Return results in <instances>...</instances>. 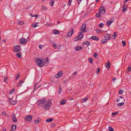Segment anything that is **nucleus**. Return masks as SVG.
I'll use <instances>...</instances> for the list:
<instances>
[{"mask_svg":"<svg viewBox=\"0 0 131 131\" xmlns=\"http://www.w3.org/2000/svg\"><path fill=\"white\" fill-rule=\"evenodd\" d=\"M52 102L51 100H48L47 101L46 103L43 106V108L45 109L48 110L51 107Z\"/></svg>","mask_w":131,"mask_h":131,"instance_id":"f257e3e1","label":"nucleus"},{"mask_svg":"<svg viewBox=\"0 0 131 131\" xmlns=\"http://www.w3.org/2000/svg\"><path fill=\"white\" fill-rule=\"evenodd\" d=\"M36 62L37 65L40 67H42L44 65L45 62H43L42 59L41 60L39 58H37Z\"/></svg>","mask_w":131,"mask_h":131,"instance_id":"f03ea898","label":"nucleus"},{"mask_svg":"<svg viewBox=\"0 0 131 131\" xmlns=\"http://www.w3.org/2000/svg\"><path fill=\"white\" fill-rule=\"evenodd\" d=\"M46 101V98H43L38 100L37 102V105L40 107L42 106L45 102Z\"/></svg>","mask_w":131,"mask_h":131,"instance_id":"7ed1b4c3","label":"nucleus"},{"mask_svg":"<svg viewBox=\"0 0 131 131\" xmlns=\"http://www.w3.org/2000/svg\"><path fill=\"white\" fill-rule=\"evenodd\" d=\"M14 49L13 50V51L15 52L19 51L21 50V46H20L19 45H17L14 46Z\"/></svg>","mask_w":131,"mask_h":131,"instance_id":"20e7f679","label":"nucleus"},{"mask_svg":"<svg viewBox=\"0 0 131 131\" xmlns=\"http://www.w3.org/2000/svg\"><path fill=\"white\" fill-rule=\"evenodd\" d=\"M27 42V40L24 38H22L20 39V43L22 45L25 44Z\"/></svg>","mask_w":131,"mask_h":131,"instance_id":"39448f33","label":"nucleus"},{"mask_svg":"<svg viewBox=\"0 0 131 131\" xmlns=\"http://www.w3.org/2000/svg\"><path fill=\"white\" fill-rule=\"evenodd\" d=\"M99 13L103 15L105 13V8L103 7H100L99 9Z\"/></svg>","mask_w":131,"mask_h":131,"instance_id":"423d86ee","label":"nucleus"},{"mask_svg":"<svg viewBox=\"0 0 131 131\" xmlns=\"http://www.w3.org/2000/svg\"><path fill=\"white\" fill-rule=\"evenodd\" d=\"M32 119V116L29 115H28L25 118V119L28 122H30Z\"/></svg>","mask_w":131,"mask_h":131,"instance_id":"0eeeda50","label":"nucleus"},{"mask_svg":"<svg viewBox=\"0 0 131 131\" xmlns=\"http://www.w3.org/2000/svg\"><path fill=\"white\" fill-rule=\"evenodd\" d=\"M71 31L69 32L67 35V36L69 37H71L72 35L73 34L74 32V30L73 28H72L71 29Z\"/></svg>","mask_w":131,"mask_h":131,"instance_id":"6e6552de","label":"nucleus"},{"mask_svg":"<svg viewBox=\"0 0 131 131\" xmlns=\"http://www.w3.org/2000/svg\"><path fill=\"white\" fill-rule=\"evenodd\" d=\"M86 24L85 23L83 24L82 25L81 27L80 28V29L81 28V30L82 31V33L83 32H84V30L86 29Z\"/></svg>","mask_w":131,"mask_h":131,"instance_id":"1a4fd4ad","label":"nucleus"},{"mask_svg":"<svg viewBox=\"0 0 131 131\" xmlns=\"http://www.w3.org/2000/svg\"><path fill=\"white\" fill-rule=\"evenodd\" d=\"M95 31L97 33H102L105 32H106V31H104L103 30H101L99 29H95Z\"/></svg>","mask_w":131,"mask_h":131,"instance_id":"9d476101","label":"nucleus"},{"mask_svg":"<svg viewBox=\"0 0 131 131\" xmlns=\"http://www.w3.org/2000/svg\"><path fill=\"white\" fill-rule=\"evenodd\" d=\"M82 32H79V35L77 37L78 38V40H80L83 37V35L81 33Z\"/></svg>","mask_w":131,"mask_h":131,"instance_id":"9b49d317","label":"nucleus"},{"mask_svg":"<svg viewBox=\"0 0 131 131\" xmlns=\"http://www.w3.org/2000/svg\"><path fill=\"white\" fill-rule=\"evenodd\" d=\"M110 35L108 34H106L104 36V38L106 40H109L111 38L110 37Z\"/></svg>","mask_w":131,"mask_h":131,"instance_id":"f8f14e48","label":"nucleus"},{"mask_svg":"<svg viewBox=\"0 0 131 131\" xmlns=\"http://www.w3.org/2000/svg\"><path fill=\"white\" fill-rule=\"evenodd\" d=\"M90 38L91 39H92L96 41H97L99 40L98 38L96 36H93L91 37Z\"/></svg>","mask_w":131,"mask_h":131,"instance_id":"ddd939ff","label":"nucleus"},{"mask_svg":"<svg viewBox=\"0 0 131 131\" xmlns=\"http://www.w3.org/2000/svg\"><path fill=\"white\" fill-rule=\"evenodd\" d=\"M83 49V48L81 46H77L75 47V49L76 51H79L80 50H82Z\"/></svg>","mask_w":131,"mask_h":131,"instance_id":"4468645a","label":"nucleus"},{"mask_svg":"<svg viewBox=\"0 0 131 131\" xmlns=\"http://www.w3.org/2000/svg\"><path fill=\"white\" fill-rule=\"evenodd\" d=\"M105 65L106 66V67L107 69L109 68H110L111 66L110 63L109 61H108L107 63H105Z\"/></svg>","mask_w":131,"mask_h":131,"instance_id":"2eb2a0df","label":"nucleus"},{"mask_svg":"<svg viewBox=\"0 0 131 131\" xmlns=\"http://www.w3.org/2000/svg\"><path fill=\"white\" fill-rule=\"evenodd\" d=\"M82 44L83 45H87L88 46L87 47H88V46L90 45V43L88 41H86L84 42Z\"/></svg>","mask_w":131,"mask_h":131,"instance_id":"dca6fc26","label":"nucleus"},{"mask_svg":"<svg viewBox=\"0 0 131 131\" xmlns=\"http://www.w3.org/2000/svg\"><path fill=\"white\" fill-rule=\"evenodd\" d=\"M21 52H17L16 54V56L18 57L19 58H20L21 56Z\"/></svg>","mask_w":131,"mask_h":131,"instance_id":"f3484780","label":"nucleus"},{"mask_svg":"<svg viewBox=\"0 0 131 131\" xmlns=\"http://www.w3.org/2000/svg\"><path fill=\"white\" fill-rule=\"evenodd\" d=\"M12 116L13 117V121L14 122H15L17 121V119L16 118L15 115L14 114H13L12 115Z\"/></svg>","mask_w":131,"mask_h":131,"instance_id":"a211bd4d","label":"nucleus"},{"mask_svg":"<svg viewBox=\"0 0 131 131\" xmlns=\"http://www.w3.org/2000/svg\"><path fill=\"white\" fill-rule=\"evenodd\" d=\"M88 97L87 96L86 97L84 98L81 101V102L82 103L83 102H85L88 100Z\"/></svg>","mask_w":131,"mask_h":131,"instance_id":"6ab92c4d","label":"nucleus"},{"mask_svg":"<svg viewBox=\"0 0 131 131\" xmlns=\"http://www.w3.org/2000/svg\"><path fill=\"white\" fill-rule=\"evenodd\" d=\"M9 99L11 101L12 100V99H10V98H9ZM9 102L11 103V104L12 105H15L17 103V101L16 100H15L14 101H9Z\"/></svg>","mask_w":131,"mask_h":131,"instance_id":"aec40b11","label":"nucleus"},{"mask_svg":"<svg viewBox=\"0 0 131 131\" xmlns=\"http://www.w3.org/2000/svg\"><path fill=\"white\" fill-rule=\"evenodd\" d=\"M66 101L64 99H63L61 102H60V104L63 105L65 104L66 103Z\"/></svg>","mask_w":131,"mask_h":131,"instance_id":"412c9836","label":"nucleus"},{"mask_svg":"<svg viewBox=\"0 0 131 131\" xmlns=\"http://www.w3.org/2000/svg\"><path fill=\"white\" fill-rule=\"evenodd\" d=\"M12 129L10 131H14L16 128V126L15 125H13L11 127Z\"/></svg>","mask_w":131,"mask_h":131,"instance_id":"4be33fe9","label":"nucleus"},{"mask_svg":"<svg viewBox=\"0 0 131 131\" xmlns=\"http://www.w3.org/2000/svg\"><path fill=\"white\" fill-rule=\"evenodd\" d=\"M113 33L114 34L112 36V38L113 39H115V38L117 36V35L116 34L117 32H115Z\"/></svg>","mask_w":131,"mask_h":131,"instance_id":"5701e85b","label":"nucleus"},{"mask_svg":"<svg viewBox=\"0 0 131 131\" xmlns=\"http://www.w3.org/2000/svg\"><path fill=\"white\" fill-rule=\"evenodd\" d=\"M113 20H111L110 21L108 20L107 21V23L108 26H110L111 23L113 22Z\"/></svg>","mask_w":131,"mask_h":131,"instance_id":"b1692460","label":"nucleus"},{"mask_svg":"<svg viewBox=\"0 0 131 131\" xmlns=\"http://www.w3.org/2000/svg\"><path fill=\"white\" fill-rule=\"evenodd\" d=\"M53 120V119L51 118L49 119H47L46 120V121L47 122H52Z\"/></svg>","mask_w":131,"mask_h":131,"instance_id":"393cba45","label":"nucleus"},{"mask_svg":"<svg viewBox=\"0 0 131 131\" xmlns=\"http://www.w3.org/2000/svg\"><path fill=\"white\" fill-rule=\"evenodd\" d=\"M102 43L103 44L107 42V40L105 39H102L101 41Z\"/></svg>","mask_w":131,"mask_h":131,"instance_id":"a878e982","label":"nucleus"},{"mask_svg":"<svg viewBox=\"0 0 131 131\" xmlns=\"http://www.w3.org/2000/svg\"><path fill=\"white\" fill-rule=\"evenodd\" d=\"M131 70V66H129L128 67L127 69L126 72L127 73L129 72H130Z\"/></svg>","mask_w":131,"mask_h":131,"instance_id":"bb28decb","label":"nucleus"},{"mask_svg":"<svg viewBox=\"0 0 131 131\" xmlns=\"http://www.w3.org/2000/svg\"><path fill=\"white\" fill-rule=\"evenodd\" d=\"M54 1L55 0H51V2H50L49 4L51 6H53Z\"/></svg>","mask_w":131,"mask_h":131,"instance_id":"cd10ccee","label":"nucleus"},{"mask_svg":"<svg viewBox=\"0 0 131 131\" xmlns=\"http://www.w3.org/2000/svg\"><path fill=\"white\" fill-rule=\"evenodd\" d=\"M58 73L59 74L60 77H61L63 75V72L62 71H60Z\"/></svg>","mask_w":131,"mask_h":131,"instance_id":"c85d7f7f","label":"nucleus"},{"mask_svg":"<svg viewBox=\"0 0 131 131\" xmlns=\"http://www.w3.org/2000/svg\"><path fill=\"white\" fill-rule=\"evenodd\" d=\"M47 8L45 6H42L41 8V10H43L44 11H45L46 10V9H47Z\"/></svg>","mask_w":131,"mask_h":131,"instance_id":"c756f323","label":"nucleus"},{"mask_svg":"<svg viewBox=\"0 0 131 131\" xmlns=\"http://www.w3.org/2000/svg\"><path fill=\"white\" fill-rule=\"evenodd\" d=\"M53 31L54 32V33L56 35L58 34L59 33V31L57 30H53Z\"/></svg>","mask_w":131,"mask_h":131,"instance_id":"7c9ffc66","label":"nucleus"},{"mask_svg":"<svg viewBox=\"0 0 131 131\" xmlns=\"http://www.w3.org/2000/svg\"><path fill=\"white\" fill-rule=\"evenodd\" d=\"M23 82H23L22 80H20V81L19 82L18 84L17 85L19 86H21L22 83Z\"/></svg>","mask_w":131,"mask_h":131,"instance_id":"2f4dec72","label":"nucleus"},{"mask_svg":"<svg viewBox=\"0 0 131 131\" xmlns=\"http://www.w3.org/2000/svg\"><path fill=\"white\" fill-rule=\"evenodd\" d=\"M118 113H119L118 112H114L112 114V116H113L117 114H118Z\"/></svg>","mask_w":131,"mask_h":131,"instance_id":"473e14b6","label":"nucleus"},{"mask_svg":"<svg viewBox=\"0 0 131 131\" xmlns=\"http://www.w3.org/2000/svg\"><path fill=\"white\" fill-rule=\"evenodd\" d=\"M53 25H54L55 24L53 23L47 24H46L45 25L47 26H49L50 27L52 26Z\"/></svg>","mask_w":131,"mask_h":131,"instance_id":"72a5a7b5","label":"nucleus"},{"mask_svg":"<svg viewBox=\"0 0 131 131\" xmlns=\"http://www.w3.org/2000/svg\"><path fill=\"white\" fill-rule=\"evenodd\" d=\"M124 102L119 103L117 104L118 106H123L124 105Z\"/></svg>","mask_w":131,"mask_h":131,"instance_id":"f704fd0d","label":"nucleus"},{"mask_svg":"<svg viewBox=\"0 0 131 131\" xmlns=\"http://www.w3.org/2000/svg\"><path fill=\"white\" fill-rule=\"evenodd\" d=\"M101 14L100 13H97L96 14L95 16L99 18L101 16Z\"/></svg>","mask_w":131,"mask_h":131,"instance_id":"c9c22d12","label":"nucleus"},{"mask_svg":"<svg viewBox=\"0 0 131 131\" xmlns=\"http://www.w3.org/2000/svg\"><path fill=\"white\" fill-rule=\"evenodd\" d=\"M4 81L6 82H7V81H8V78L7 77H5L4 78Z\"/></svg>","mask_w":131,"mask_h":131,"instance_id":"e433bc0d","label":"nucleus"},{"mask_svg":"<svg viewBox=\"0 0 131 131\" xmlns=\"http://www.w3.org/2000/svg\"><path fill=\"white\" fill-rule=\"evenodd\" d=\"M31 26L34 28H35L37 26V25L35 23H33L32 24Z\"/></svg>","mask_w":131,"mask_h":131,"instance_id":"4c0bfd02","label":"nucleus"},{"mask_svg":"<svg viewBox=\"0 0 131 131\" xmlns=\"http://www.w3.org/2000/svg\"><path fill=\"white\" fill-rule=\"evenodd\" d=\"M24 24V22L23 21H20L19 22V24L20 25H22Z\"/></svg>","mask_w":131,"mask_h":131,"instance_id":"58836bf2","label":"nucleus"},{"mask_svg":"<svg viewBox=\"0 0 131 131\" xmlns=\"http://www.w3.org/2000/svg\"><path fill=\"white\" fill-rule=\"evenodd\" d=\"M104 25V24L103 23H101L99 25V27L101 28L103 27Z\"/></svg>","mask_w":131,"mask_h":131,"instance_id":"ea45409f","label":"nucleus"},{"mask_svg":"<svg viewBox=\"0 0 131 131\" xmlns=\"http://www.w3.org/2000/svg\"><path fill=\"white\" fill-rule=\"evenodd\" d=\"M108 129L109 131H114L112 127H109Z\"/></svg>","mask_w":131,"mask_h":131,"instance_id":"a19ab883","label":"nucleus"},{"mask_svg":"<svg viewBox=\"0 0 131 131\" xmlns=\"http://www.w3.org/2000/svg\"><path fill=\"white\" fill-rule=\"evenodd\" d=\"M89 60L90 63H92L93 61V59L92 58H89Z\"/></svg>","mask_w":131,"mask_h":131,"instance_id":"79ce46f5","label":"nucleus"},{"mask_svg":"<svg viewBox=\"0 0 131 131\" xmlns=\"http://www.w3.org/2000/svg\"><path fill=\"white\" fill-rule=\"evenodd\" d=\"M79 40H78V38L77 37H75L73 38V40L75 41H78Z\"/></svg>","mask_w":131,"mask_h":131,"instance_id":"37998d69","label":"nucleus"},{"mask_svg":"<svg viewBox=\"0 0 131 131\" xmlns=\"http://www.w3.org/2000/svg\"><path fill=\"white\" fill-rule=\"evenodd\" d=\"M123 8L122 10V11L123 12H125L127 10V8L126 7H123Z\"/></svg>","mask_w":131,"mask_h":131,"instance_id":"c03bdc74","label":"nucleus"},{"mask_svg":"<svg viewBox=\"0 0 131 131\" xmlns=\"http://www.w3.org/2000/svg\"><path fill=\"white\" fill-rule=\"evenodd\" d=\"M14 89H12L9 92V93L10 94H12L14 92Z\"/></svg>","mask_w":131,"mask_h":131,"instance_id":"a18cd8bd","label":"nucleus"},{"mask_svg":"<svg viewBox=\"0 0 131 131\" xmlns=\"http://www.w3.org/2000/svg\"><path fill=\"white\" fill-rule=\"evenodd\" d=\"M100 71V68H97L96 72L97 73H99Z\"/></svg>","mask_w":131,"mask_h":131,"instance_id":"49530a36","label":"nucleus"},{"mask_svg":"<svg viewBox=\"0 0 131 131\" xmlns=\"http://www.w3.org/2000/svg\"><path fill=\"white\" fill-rule=\"evenodd\" d=\"M122 43L123 46H124L126 45V43L125 41H122Z\"/></svg>","mask_w":131,"mask_h":131,"instance_id":"de8ad7c7","label":"nucleus"},{"mask_svg":"<svg viewBox=\"0 0 131 131\" xmlns=\"http://www.w3.org/2000/svg\"><path fill=\"white\" fill-rule=\"evenodd\" d=\"M61 92V88L60 86L59 87V89L58 91V93L59 94H60Z\"/></svg>","mask_w":131,"mask_h":131,"instance_id":"09e8293b","label":"nucleus"},{"mask_svg":"<svg viewBox=\"0 0 131 131\" xmlns=\"http://www.w3.org/2000/svg\"><path fill=\"white\" fill-rule=\"evenodd\" d=\"M20 74H18L17 75V77L15 79V80H17L19 78V77L20 76Z\"/></svg>","mask_w":131,"mask_h":131,"instance_id":"8fccbe9b","label":"nucleus"},{"mask_svg":"<svg viewBox=\"0 0 131 131\" xmlns=\"http://www.w3.org/2000/svg\"><path fill=\"white\" fill-rule=\"evenodd\" d=\"M119 97L121 99H123V100L121 101H123L124 102H125V99L123 97H122V96H119Z\"/></svg>","mask_w":131,"mask_h":131,"instance_id":"3c124183","label":"nucleus"},{"mask_svg":"<svg viewBox=\"0 0 131 131\" xmlns=\"http://www.w3.org/2000/svg\"><path fill=\"white\" fill-rule=\"evenodd\" d=\"M40 81V80L39 81L38 83H35L34 84V86H35V88H36L37 85L39 83Z\"/></svg>","mask_w":131,"mask_h":131,"instance_id":"603ef678","label":"nucleus"},{"mask_svg":"<svg viewBox=\"0 0 131 131\" xmlns=\"http://www.w3.org/2000/svg\"><path fill=\"white\" fill-rule=\"evenodd\" d=\"M127 5L125 4V3H124V4L123 5V7H125L127 8Z\"/></svg>","mask_w":131,"mask_h":131,"instance_id":"864d4df0","label":"nucleus"},{"mask_svg":"<svg viewBox=\"0 0 131 131\" xmlns=\"http://www.w3.org/2000/svg\"><path fill=\"white\" fill-rule=\"evenodd\" d=\"M34 122L36 125H37L38 124V123L37 122V120H35L34 121Z\"/></svg>","mask_w":131,"mask_h":131,"instance_id":"5fc2aeb1","label":"nucleus"},{"mask_svg":"<svg viewBox=\"0 0 131 131\" xmlns=\"http://www.w3.org/2000/svg\"><path fill=\"white\" fill-rule=\"evenodd\" d=\"M53 47L55 49H56L57 48V46L56 44H54L53 45Z\"/></svg>","mask_w":131,"mask_h":131,"instance_id":"6e6d98bb","label":"nucleus"},{"mask_svg":"<svg viewBox=\"0 0 131 131\" xmlns=\"http://www.w3.org/2000/svg\"><path fill=\"white\" fill-rule=\"evenodd\" d=\"M123 91L122 90H120L118 92V93L119 94H122V93Z\"/></svg>","mask_w":131,"mask_h":131,"instance_id":"4d7b16f0","label":"nucleus"},{"mask_svg":"<svg viewBox=\"0 0 131 131\" xmlns=\"http://www.w3.org/2000/svg\"><path fill=\"white\" fill-rule=\"evenodd\" d=\"M56 78H58L60 76L59 75V74L58 73L57 74H56L55 75Z\"/></svg>","mask_w":131,"mask_h":131,"instance_id":"13d9d810","label":"nucleus"},{"mask_svg":"<svg viewBox=\"0 0 131 131\" xmlns=\"http://www.w3.org/2000/svg\"><path fill=\"white\" fill-rule=\"evenodd\" d=\"M55 126V124L54 123H53L51 125V127H54Z\"/></svg>","mask_w":131,"mask_h":131,"instance_id":"bf43d9fd","label":"nucleus"},{"mask_svg":"<svg viewBox=\"0 0 131 131\" xmlns=\"http://www.w3.org/2000/svg\"><path fill=\"white\" fill-rule=\"evenodd\" d=\"M97 54L96 53H95L93 54V56L94 57H96L97 56Z\"/></svg>","mask_w":131,"mask_h":131,"instance_id":"052dcab7","label":"nucleus"},{"mask_svg":"<svg viewBox=\"0 0 131 131\" xmlns=\"http://www.w3.org/2000/svg\"><path fill=\"white\" fill-rule=\"evenodd\" d=\"M2 114L3 115H4L5 116H6V115L5 114V112H2Z\"/></svg>","mask_w":131,"mask_h":131,"instance_id":"680f3d73","label":"nucleus"},{"mask_svg":"<svg viewBox=\"0 0 131 131\" xmlns=\"http://www.w3.org/2000/svg\"><path fill=\"white\" fill-rule=\"evenodd\" d=\"M38 16V15H34V16H32L31 17H35L36 18H37V17Z\"/></svg>","mask_w":131,"mask_h":131,"instance_id":"e2e57ef3","label":"nucleus"},{"mask_svg":"<svg viewBox=\"0 0 131 131\" xmlns=\"http://www.w3.org/2000/svg\"><path fill=\"white\" fill-rule=\"evenodd\" d=\"M81 1L82 0H77V2L79 4L80 3Z\"/></svg>","mask_w":131,"mask_h":131,"instance_id":"0e129e2a","label":"nucleus"},{"mask_svg":"<svg viewBox=\"0 0 131 131\" xmlns=\"http://www.w3.org/2000/svg\"><path fill=\"white\" fill-rule=\"evenodd\" d=\"M37 89V88H35V87H34V88L33 90V92H34V91L35 90H37V89Z\"/></svg>","mask_w":131,"mask_h":131,"instance_id":"69168bd1","label":"nucleus"},{"mask_svg":"<svg viewBox=\"0 0 131 131\" xmlns=\"http://www.w3.org/2000/svg\"><path fill=\"white\" fill-rule=\"evenodd\" d=\"M46 61L47 62H49L48 60H49V59H48V57H47L46 58Z\"/></svg>","mask_w":131,"mask_h":131,"instance_id":"338daca9","label":"nucleus"},{"mask_svg":"<svg viewBox=\"0 0 131 131\" xmlns=\"http://www.w3.org/2000/svg\"><path fill=\"white\" fill-rule=\"evenodd\" d=\"M67 81H63L64 84H65L67 83Z\"/></svg>","mask_w":131,"mask_h":131,"instance_id":"774afa93","label":"nucleus"}]
</instances>
